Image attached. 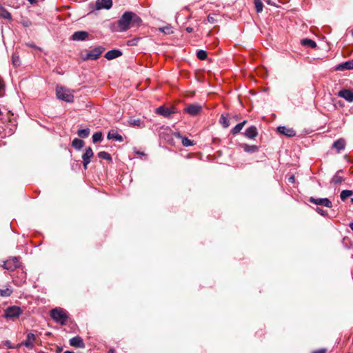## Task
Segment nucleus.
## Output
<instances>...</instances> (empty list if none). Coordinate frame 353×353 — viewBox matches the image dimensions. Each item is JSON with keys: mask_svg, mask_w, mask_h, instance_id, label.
<instances>
[{"mask_svg": "<svg viewBox=\"0 0 353 353\" xmlns=\"http://www.w3.org/2000/svg\"><path fill=\"white\" fill-rule=\"evenodd\" d=\"M314 210H315V211H316L318 214H321V215H322V216H326L327 215V212H326L325 210H323V209L320 208L319 207H316Z\"/></svg>", "mask_w": 353, "mask_h": 353, "instance_id": "40", "label": "nucleus"}, {"mask_svg": "<svg viewBox=\"0 0 353 353\" xmlns=\"http://www.w3.org/2000/svg\"><path fill=\"white\" fill-rule=\"evenodd\" d=\"M353 69V60L341 63L336 66V70L343 71L345 70Z\"/></svg>", "mask_w": 353, "mask_h": 353, "instance_id": "19", "label": "nucleus"}, {"mask_svg": "<svg viewBox=\"0 0 353 353\" xmlns=\"http://www.w3.org/2000/svg\"><path fill=\"white\" fill-rule=\"evenodd\" d=\"M90 133V130L88 128H83V129H79L77 131V135L83 139L88 137Z\"/></svg>", "mask_w": 353, "mask_h": 353, "instance_id": "28", "label": "nucleus"}, {"mask_svg": "<svg viewBox=\"0 0 353 353\" xmlns=\"http://www.w3.org/2000/svg\"><path fill=\"white\" fill-rule=\"evenodd\" d=\"M254 5L256 11L257 12H261L263 10V4L261 0H254Z\"/></svg>", "mask_w": 353, "mask_h": 353, "instance_id": "35", "label": "nucleus"}, {"mask_svg": "<svg viewBox=\"0 0 353 353\" xmlns=\"http://www.w3.org/2000/svg\"><path fill=\"white\" fill-rule=\"evenodd\" d=\"M138 39H134L128 41V46H136L138 41Z\"/></svg>", "mask_w": 353, "mask_h": 353, "instance_id": "42", "label": "nucleus"}, {"mask_svg": "<svg viewBox=\"0 0 353 353\" xmlns=\"http://www.w3.org/2000/svg\"><path fill=\"white\" fill-rule=\"evenodd\" d=\"M97 10L106 9L108 10L112 6V0H97L95 4Z\"/></svg>", "mask_w": 353, "mask_h": 353, "instance_id": "12", "label": "nucleus"}, {"mask_svg": "<svg viewBox=\"0 0 353 353\" xmlns=\"http://www.w3.org/2000/svg\"><path fill=\"white\" fill-rule=\"evenodd\" d=\"M309 201L317 205H323L329 208L332 207V201L327 198H318L310 197Z\"/></svg>", "mask_w": 353, "mask_h": 353, "instance_id": "8", "label": "nucleus"}, {"mask_svg": "<svg viewBox=\"0 0 353 353\" xmlns=\"http://www.w3.org/2000/svg\"><path fill=\"white\" fill-rule=\"evenodd\" d=\"M312 353H326V349L321 348V349L313 351Z\"/></svg>", "mask_w": 353, "mask_h": 353, "instance_id": "44", "label": "nucleus"}, {"mask_svg": "<svg viewBox=\"0 0 353 353\" xmlns=\"http://www.w3.org/2000/svg\"><path fill=\"white\" fill-rule=\"evenodd\" d=\"M351 201H352V203H353V198L351 199Z\"/></svg>", "mask_w": 353, "mask_h": 353, "instance_id": "55", "label": "nucleus"}, {"mask_svg": "<svg viewBox=\"0 0 353 353\" xmlns=\"http://www.w3.org/2000/svg\"><path fill=\"white\" fill-rule=\"evenodd\" d=\"M174 136L176 137V138H178V139H181V141H182V144L184 146H192L194 145V142L193 141L189 139L188 137H183L179 132H174Z\"/></svg>", "mask_w": 353, "mask_h": 353, "instance_id": "21", "label": "nucleus"}, {"mask_svg": "<svg viewBox=\"0 0 353 353\" xmlns=\"http://www.w3.org/2000/svg\"><path fill=\"white\" fill-rule=\"evenodd\" d=\"M301 43L304 46H309L311 48H315L316 47V42L310 39H303L301 41Z\"/></svg>", "mask_w": 353, "mask_h": 353, "instance_id": "27", "label": "nucleus"}, {"mask_svg": "<svg viewBox=\"0 0 353 353\" xmlns=\"http://www.w3.org/2000/svg\"><path fill=\"white\" fill-rule=\"evenodd\" d=\"M156 112L164 117H169L172 114L174 113L172 110L164 106H160L157 108Z\"/></svg>", "mask_w": 353, "mask_h": 353, "instance_id": "20", "label": "nucleus"}, {"mask_svg": "<svg viewBox=\"0 0 353 353\" xmlns=\"http://www.w3.org/2000/svg\"><path fill=\"white\" fill-rule=\"evenodd\" d=\"M32 24V22L29 20L28 21H24L22 22V25L24 26V27H29L30 26H31Z\"/></svg>", "mask_w": 353, "mask_h": 353, "instance_id": "45", "label": "nucleus"}, {"mask_svg": "<svg viewBox=\"0 0 353 353\" xmlns=\"http://www.w3.org/2000/svg\"><path fill=\"white\" fill-rule=\"evenodd\" d=\"M202 107L198 103L188 105L184 111L192 116L197 115L201 111Z\"/></svg>", "mask_w": 353, "mask_h": 353, "instance_id": "10", "label": "nucleus"}, {"mask_svg": "<svg viewBox=\"0 0 353 353\" xmlns=\"http://www.w3.org/2000/svg\"><path fill=\"white\" fill-rule=\"evenodd\" d=\"M246 123V121H243L238 124H236L231 130V133L233 135L237 134L240 132V131L243 129L244 125Z\"/></svg>", "mask_w": 353, "mask_h": 353, "instance_id": "26", "label": "nucleus"}, {"mask_svg": "<svg viewBox=\"0 0 353 353\" xmlns=\"http://www.w3.org/2000/svg\"><path fill=\"white\" fill-rule=\"evenodd\" d=\"M94 156V152L90 147L85 149V152L82 155L83 165L85 169H87L88 164L91 161V159Z\"/></svg>", "mask_w": 353, "mask_h": 353, "instance_id": "9", "label": "nucleus"}, {"mask_svg": "<svg viewBox=\"0 0 353 353\" xmlns=\"http://www.w3.org/2000/svg\"><path fill=\"white\" fill-rule=\"evenodd\" d=\"M352 36H353V30H352Z\"/></svg>", "mask_w": 353, "mask_h": 353, "instance_id": "56", "label": "nucleus"}, {"mask_svg": "<svg viewBox=\"0 0 353 353\" xmlns=\"http://www.w3.org/2000/svg\"><path fill=\"white\" fill-rule=\"evenodd\" d=\"M2 87H3V85H2V84L0 83V90H1Z\"/></svg>", "mask_w": 353, "mask_h": 353, "instance_id": "54", "label": "nucleus"}, {"mask_svg": "<svg viewBox=\"0 0 353 353\" xmlns=\"http://www.w3.org/2000/svg\"><path fill=\"white\" fill-rule=\"evenodd\" d=\"M160 30L167 34L172 33V28L170 26H165L160 28Z\"/></svg>", "mask_w": 353, "mask_h": 353, "instance_id": "39", "label": "nucleus"}, {"mask_svg": "<svg viewBox=\"0 0 353 353\" xmlns=\"http://www.w3.org/2000/svg\"><path fill=\"white\" fill-rule=\"evenodd\" d=\"M122 55V52L118 49H112L108 51L104 57L108 60H112L116 58H118Z\"/></svg>", "mask_w": 353, "mask_h": 353, "instance_id": "15", "label": "nucleus"}, {"mask_svg": "<svg viewBox=\"0 0 353 353\" xmlns=\"http://www.w3.org/2000/svg\"><path fill=\"white\" fill-rule=\"evenodd\" d=\"M12 293V290L10 288L0 289V296H9Z\"/></svg>", "mask_w": 353, "mask_h": 353, "instance_id": "37", "label": "nucleus"}, {"mask_svg": "<svg viewBox=\"0 0 353 353\" xmlns=\"http://www.w3.org/2000/svg\"><path fill=\"white\" fill-rule=\"evenodd\" d=\"M98 157L100 159H105L107 161H112V157L111 155L105 151H101L98 153Z\"/></svg>", "mask_w": 353, "mask_h": 353, "instance_id": "33", "label": "nucleus"}, {"mask_svg": "<svg viewBox=\"0 0 353 353\" xmlns=\"http://www.w3.org/2000/svg\"><path fill=\"white\" fill-rule=\"evenodd\" d=\"M277 132L288 137H292L296 135V132L292 128H287L285 126H279Z\"/></svg>", "mask_w": 353, "mask_h": 353, "instance_id": "13", "label": "nucleus"}, {"mask_svg": "<svg viewBox=\"0 0 353 353\" xmlns=\"http://www.w3.org/2000/svg\"><path fill=\"white\" fill-rule=\"evenodd\" d=\"M220 123L223 128H228L230 125V120L226 115L221 114L220 118Z\"/></svg>", "mask_w": 353, "mask_h": 353, "instance_id": "31", "label": "nucleus"}, {"mask_svg": "<svg viewBox=\"0 0 353 353\" xmlns=\"http://www.w3.org/2000/svg\"><path fill=\"white\" fill-rule=\"evenodd\" d=\"M84 145V141L80 139L75 138L72 141V146L77 150H80Z\"/></svg>", "mask_w": 353, "mask_h": 353, "instance_id": "24", "label": "nucleus"}, {"mask_svg": "<svg viewBox=\"0 0 353 353\" xmlns=\"http://www.w3.org/2000/svg\"><path fill=\"white\" fill-rule=\"evenodd\" d=\"M56 94L59 99L65 102H72L74 100V95L72 92L62 86H57L56 88Z\"/></svg>", "mask_w": 353, "mask_h": 353, "instance_id": "3", "label": "nucleus"}, {"mask_svg": "<svg viewBox=\"0 0 353 353\" xmlns=\"http://www.w3.org/2000/svg\"><path fill=\"white\" fill-rule=\"evenodd\" d=\"M130 125H137V126H139L140 124H141V120L139 119H130L129 121H128Z\"/></svg>", "mask_w": 353, "mask_h": 353, "instance_id": "38", "label": "nucleus"}, {"mask_svg": "<svg viewBox=\"0 0 353 353\" xmlns=\"http://www.w3.org/2000/svg\"><path fill=\"white\" fill-rule=\"evenodd\" d=\"M141 23V19L136 13L128 11L125 12L117 22L115 30L125 32L130 28L139 26Z\"/></svg>", "mask_w": 353, "mask_h": 353, "instance_id": "1", "label": "nucleus"}, {"mask_svg": "<svg viewBox=\"0 0 353 353\" xmlns=\"http://www.w3.org/2000/svg\"><path fill=\"white\" fill-rule=\"evenodd\" d=\"M89 33L86 31H76L71 36V40L85 41L88 39Z\"/></svg>", "mask_w": 353, "mask_h": 353, "instance_id": "11", "label": "nucleus"}, {"mask_svg": "<svg viewBox=\"0 0 353 353\" xmlns=\"http://www.w3.org/2000/svg\"><path fill=\"white\" fill-rule=\"evenodd\" d=\"M0 17L6 19H10V13L3 7L0 6Z\"/></svg>", "mask_w": 353, "mask_h": 353, "instance_id": "29", "label": "nucleus"}, {"mask_svg": "<svg viewBox=\"0 0 353 353\" xmlns=\"http://www.w3.org/2000/svg\"><path fill=\"white\" fill-rule=\"evenodd\" d=\"M51 318L57 323L61 325L66 324L68 314L65 310L61 307H56L50 311Z\"/></svg>", "mask_w": 353, "mask_h": 353, "instance_id": "2", "label": "nucleus"}, {"mask_svg": "<svg viewBox=\"0 0 353 353\" xmlns=\"http://www.w3.org/2000/svg\"><path fill=\"white\" fill-rule=\"evenodd\" d=\"M196 57L200 60H205L207 58V52L203 50H199L196 52Z\"/></svg>", "mask_w": 353, "mask_h": 353, "instance_id": "34", "label": "nucleus"}, {"mask_svg": "<svg viewBox=\"0 0 353 353\" xmlns=\"http://www.w3.org/2000/svg\"><path fill=\"white\" fill-rule=\"evenodd\" d=\"M345 146V141L343 139H339L334 142L332 147L334 148H336L338 152H340L341 150H343Z\"/></svg>", "mask_w": 353, "mask_h": 353, "instance_id": "22", "label": "nucleus"}, {"mask_svg": "<svg viewBox=\"0 0 353 353\" xmlns=\"http://www.w3.org/2000/svg\"><path fill=\"white\" fill-rule=\"evenodd\" d=\"M107 138L109 140H114L119 142H122L123 141V137L114 129H112L108 132Z\"/></svg>", "mask_w": 353, "mask_h": 353, "instance_id": "16", "label": "nucleus"}, {"mask_svg": "<svg viewBox=\"0 0 353 353\" xmlns=\"http://www.w3.org/2000/svg\"><path fill=\"white\" fill-rule=\"evenodd\" d=\"M349 226L351 228V230L353 231V222L350 223Z\"/></svg>", "mask_w": 353, "mask_h": 353, "instance_id": "49", "label": "nucleus"}, {"mask_svg": "<svg viewBox=\"0 0 353 353\" xmlns=\"http://www.w3.org/2000/svg\"><path fill=\"white\" fill-rule=\"evenodd\" d=\"M20 265L19 257L12 256L4 261L2 267L9 271H14L17 268H19Z\"/></svg>", "mask_w": 353, "mask_h": 353, "instance_id": "4", "label": "nucleus"}, {"mask_svg": "<svg viewBox=\"0 0 353 353\" xmlns=\"http://www.w3.org/2000/svg\"><path fill=\"white\" fill-rule=\"evenodd\" d=\"M29 46H30V47H32V48H35V46H34V45H33V44H31V45H29Z\"/></svg>", "mask_w": 353, "mask_h": 353, "instance_id": "53", "label": "nucleus"}, {"mask_svg": "<svg viewBox=\"0 0 353 353\" xmlns=\"http://www.w3.org/2000/svg\"><path fill=\"white\" fill-rule=\"evenodd\" d=\"M12 62L14 67L19 66L21 63L19 57L16 54H13L12 56Z\"/></svg>", "mask_w": 353, "mask_h": 353, "instance_id": "36", "label": "nucleus"}, {"mask_svg": "<svg viewBox=\"0 0 353 353\" xmlns=\"http://www.w3.org/2000/svg\"><path fill=\"white\" fill-rule=\"evenodd\" d=\"M21 313L22 310L19 307L11 306L5 310L3 316L6 319H14L19 317Z\"/></svg>", "mask_w": 353, "mask_h": 353, "instance_id": "5", "label": "nucleus"}, {"mask_svg": "<svg viewBox=\"0 0 353 353\" xmlns=\"http://www.w3.org/2000/svg\"><path fill=\"white\" fill-rule=\"evenodd\" d=\"M288 180L289 183H294L295 181V177L294 175H291L289 176Z\"/></svg>", "mask_w": 353, "mask_h": 353, "instance_id": "46", "label": "nucleus"}, {"mask_svg": "<svg viewBox=\"0 0 353 353\" xmlns=\"http://www.w3.org/2000/svg\"><path fill=\"white\" fill-rule=\"evenodd\" d=\"M105 50L102 46H98L87 52L84 60H97Z\"/></svg>", "mask_w": 353, "mask_h": 353, "instance_id": "6", "label": "nucleus"}, {"mask_svg": "<svg viewBox=\"0 0 353 353\" xmlns=\"http://www.w3.org/2000/svg\"><path fill=\"white\" fill-rule=\"evenodd\" d=\"M70 345L75 347L82 348V347H84V346H85L83 339L79 336L72 337L70 340Z\"/></svg>", "mask_w": 353, "mask_h": 353, "instance_id": "18", "label": "nucleus"}, {"mask_svg": "<svg viewBox=\"0 0 353 353\" xmlns=\"http://www.w3.org/2000/svg\"><path fill=\"white\" fill-rule=\"evenodd\" d=\"M353 192L352 190H343L340 194V198L342 201H345L347 198L352 196Z\"/></svg>", "mask_w": 353, "mask_h": 353, "instance_id": "32", "label": "nucleus"}, {"mask_svg": "<svg viewBox=\"0 0 353 353\" xmlns=\"http://www.w3.org/2000/svg\"><path fill=\"white\" fill-rule=\"evenodd\" d=\"M103 140V134L101 132H97L92 135V142L97 143L101 142Z\"/></svg>", "mask_w": 353, "mask_h": 353, "instance_id": "30", "label": "nucleus"}, {"mask_svg": "<svg viewBox=\"0 0 353 353\" xmlns=\"http://www.w3.org/2000/svg\"><path fill=\"white\" fill-rule=\"evenodd\" d=\"M108 353H116V352H115L114 350L110 349V350H109Z\"/></svg>", "mask_w": 353, "mask_h": 353, "instance_id": "48", "label": "nucleus"}, {"mask_svg": "<svg viewBox=\"0 0 353 353\" xmlns=\"http://www.w3.org/2000/svg\"><path fill=\"white\" fill-rule=\"evenodd\" d=\"M31 4L35 2V0H28Z\"/></svg>", "mask_w": 353, "mask_h": 353, "instance_id": "50", "label": "nucleus"}, {"mask_svg": "<svg viewBox=\"0 0 353 353\" xmlns=\"http://www.w3.org/2000/svg\"><path fill=\"white\" fill-rule=\"evenodd\" d=\"M339 96L348 102L353 101V92L350 90L343 89L339 91Z\"/></svg>", "mask_w": 353, "mask_h": 353, "instance_id": "17", "label": "nucleus"}, {"mask_svg": "<svg viewBox=\"0 0 353 353\" xmlns=\"http://www.w3.org/2000/svg\"><path fill=\"white\" fill-rule=\"evenodd\" d=\"M35 339L36 336L33 333H28L27 334L26 340L17 344V347L23 345L29 350H32L34 347V342L35 341Z\"/></svg>", "mask_w": 353, "mask_h": 353, "instance_id": "7", "label": "nucleus"}, {"mask_svg": "<svg viewBox=\"0 0 353 353\" xmlns=\"http://www.w3.org/2000/svg\"><path fill=\"white\" fill-rule=\"evenodd\" d=\"M341 172H342V170H340L335 173V174L333 176V177L331 179L332 183L339 184L343 181V180H344L343 178L339 175V173Z\"/></svg>", "mask_w": 353, "mask_h": 353, "instance_id": "25", "label": "nucleus"}, {"mask_svg": "<svg viewBox=\"0 0 353 353\" xmlns=\"http://www.w3.org/2000/svg\"><path fill=\"white\" fill-rule=\"evenodd\" d=\"M63 353H73V352H71V351H65V352H64Z\"/></svg>", "mask_w": 353, "mask_h": 353, "instance_id": "52", "label": "nucleus"}, {"mask_svg": "<svg viewBox=\"0 0 353 353\" xmlns=\"http://www.w3.org/2000/svg\"><path fill=\"white\" fill-rule=\"evenodd\" d=\"M137 154H138L139 155H145L143 152H137Z\"/></svg>", "mask_w": 353, "mask_h": 353, "instance_id": "51", "label": "nucleus"}, {"mask_svg": "<svg viewBox=\"0 0 353 353\" xmlns=\"http://www.w3.org/2000/svg\"><path fill=\"white\" fill-rule=\"evenodd\" d=\"M258 135L257 128L254 125H251L248 128L245 132L244 136L250 139H254Z\"/></svg>", "mask_w": 353, "mask_h": 353, "instance_id": "14", "label": "nucleus"}, {"mask_svg": "<svg viewBox=\"0 0 353 353\" xmlns=\"http://www.w3.org/2000/svg\"><path fill=\"white\" fill-rule=\"evenodd\" d=\"M186 31L188 32V33H191L194 31L193 28L192 27H187L186 28Z\"/></svg>", "mask_w": 353, "mask_h": 353, "instance_id": "47", "label": "nucleus"}, {"mask_svg": "<svg viewBox=\"0 0 353 353\" xmlns=\"http://www.w3.org/2000/svg\"><path fill=\"white\" fill-rule=\"evenodd\" d=\"M242 148L248 153H254L259 150V147L255 145L243 144Z\"/></svg>", "mask_w": 353, "mask_h": 353, "instance_id": "23", "label": "nucleus"}, {"mask_svg": "<svg viewBox=\"0 0 353 353\" xmlns=\"http://www.w3.org/2000/svg\"><path fill=\"white\" fill-rule=\"evenodd\" d=\"M207 20L209 23H214L216 20L214 18L213 16H212L211 14H209L207 17Z\"/></svg>", "mask_w": 353, "mask_h": 353, "instance_id": "43", "label": "nucleus"}, {"mask_svg": "<svg viewBox=\"0 0 353 353\" xmlns=\"http://www.w3.org/2000/svg\"><path fill=\"white\" fill-rule=\"evenodd\" d=\"M3 345L6 346L9 349H13V348H17V345L14 346L12 345L11 342L10 341H6L3 342Z\"/></svg>", "mask_w": 353, "mask_h": 353, "instance_id": "41", "label": "nucleus"}]
</instances>
